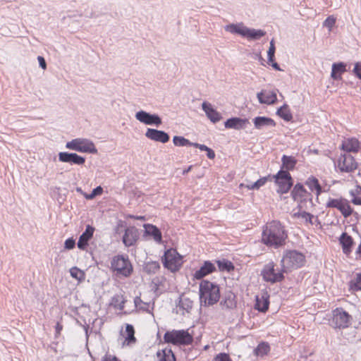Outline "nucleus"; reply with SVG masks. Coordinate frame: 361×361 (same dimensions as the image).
<instances>
[{
	"mask_svg": "<svg viewBox=\"0 0 361 361\" xmlns=\"http://www.w3.org/2000/svg\"><path fill=\"white\" fill-rule=\"evenodd\" d=\"M145 135L151 140L164 144L168 142L170 140L169 133L155 128H147Z\"/></svg>",
	"mask_w": 361,
	"mask_h": 361,
	"instance_id": "412c9836",
	"label": "nucleus"
},
{
	"mask_svg": "<svg viewBox=\"0 0 361 361\" xmlns=\"http://www.w3.org/2000/svg\"><path fill=\"white\" fill-rule=\"evenodd\" d=\"M254 126L257 130H262L269 127H275L276 123L275 121L268 116H258L252 119Z\"/></svg>",
	"mask_w": 361,
	"mask_h": 361,
	"instance_id": "cd10ccee",
	"label": "nucleus"
},
{
	"mask_svg": "<svg viewBox=\"0 0 361 361\" xmlns=\"http://www.w3.org/2000/svg\"><path fill=\"white\" fill-rule=\"evenodd\" d=\"M126 224L125 221H123L122 220H119L117 223L116 228H115L116 233H118L119 229L126 227Z\"/></svg>",
	"mask_w": 361,
	"mask_h": 361,
	"instance_id": "bf43d9fd",
	"label": "nucleus"
},
{
	"mask_svg": "<svg viewBox=\"0 0 361 361\" xmlns=\"http://www.w3.org/2000/svg\"><path fill=\"white\" fill-rule=\"evenodd\" d=\"M214 361H233L229 355V354L226 353H220L217 354L214 358Z\"/></svg>",
	"mask_w": 361,
	"mask_h": 361,
	"instance_id": "3c124183",
	"label": "nucleus"
},
{
	"mask_svg": "<svg viewBox=\"0 0 361 361\" xmlns=\"http://www.w3.org/2000/svg\"><path fill=\"white\" fill-rule=\"evenodd\" d=\"M305 262V256L302 252L296 250H286L280 264L284 266V269L288 273L290 269H298L302 267Z\"/></svg>",
	"mask_w": 361,
	"mask_h": 361,
	"instance_id": "39448f33",
	"label": "nucleus"
},
{
	"mask_svg": "<svg viewBox=\"0 0 361 361\" xmlns=\"http://www.w3.org/2000/svg\"><path fill=\"white\" fill-rule=\"evenodd\" d=\"M140 237L138 229L135 226L126 227L122 236V243L125 247H130L136 245Z\"/></svg>",
	"mask_w": 361,
	"mask_h": 361,
	"instance_id": "dca6fc26",
	"label": "nucleus"
},
{
	"mask_svg": "<svg viewBox=\"0 0 361 361\" xmlns=\"http://www.w3.org/2000/svg\"><path fill=\"white\" fill-rule=\"evenodd\" d=\"M235 296L232 293L226 294L220 302V305L226 309H233L236 307Z\"/></svg>",
	"mask_w": 361,
	"mask_h": 361,
	"instance_id": "4c0bfd02",
	"label": "nucleus"
},
{
	"mask_svg": "<svg viewBox=\"0 0 361 361\" xmlns=\"http://www.w3.org/2000/svg\"><path fill=\"white\" fill-rule=\"evenodd\" d=\"M102 361H121L116 356L111 355L109 354H106L103 357Z\"/></svg>",
	"mask_w": 361,
	"mask_h": 361,
	"instance_id": "6e6d98bb",
	"label": "nucleus"
},
{
	"mask_svg": "<svg viewBox=\"0 0 361 361\" xmlns=\"http://www.w3.org/2000/svg\"><path fill=\"white\" fill-rule=\"evenodd\" d=\"M200 305L209 307L216 304L221 298L219 286L209 280H202L199 286Z\"/></svg>",
	"mask_w": 361,
	"mask_h": 361,
	"instance_id": "f03ea898",
	"label": "nucleus"
},
{
	"mask_svg": "<svg viewBox=\"0 0 361 361\" xmlns=\"http://www.w3.org/2000/svg\"><path fill=\"white\" fill-rule=\"evenodd\" d=\"M195 147L199 149L201 151L206 152L207 157L209 159H214L216 157L214 150L204 144L197 143V145H195Z\"/></svg>",
	"mask_w": 361,
	"mask_h": 361,
	"instance_id": "37998d69",
	"label": "nucleus"
},
{
	"mask_svg": "<svg viewBox=\"0 0 361 361\" xmlns=\"http://www.w3.org/2000/svg\"><path fill=\"white\" fill-rule=\"evenodd\" d=\"M69 271L71 277L78 280L79 282L83 281L85 279V272L77 267L71 268Z\"/></svg>",
	"mask_w": 361,
	"mask_h": 361,
	"instance_id": "79ce46f5",
	"label": "nucleus"
},
{
	"mask_svg": "<svg viewBox=\"0 0 361 361\" xmlns=\"http://www.w3.org/2000/svg\"><path fill=\"white\" fill-rule=\"evenodd\" d=\"M305 216H309V212L306 211L302 212H298L293 214V216L294 218H300V217H305Z\"/></svg>",
	"mask_w": 361,
	"mask_h": 361,
	"instance_id": "13d9d810",
	"label": "nucleus"
},
{
	"mask_svg": "<svg viewBox=\"0 0 361 361\" xmlns=\"http://www.w3.org/2000/svg\"><path fill=\"white\" fill-rule=\"evenodd\" d=\"M304 219H305V221L310 224H313V221H312V219L314 218V215L309 213V216H305V217H303Z\"/></svg>",
	"mask_w": 361,
	"mask_h": 361,
	"instance_id": "680f3d73",
	"label": "nucleus"
},
{
	"mask_svg": "<svg viewBox=\"0 0 361 361\" xmlns=\"http://www.w3.org/2000/svg\"><path fill=\"white\" fill-rule=\"evenodd\" d=\"M338 167L341 172L350 173L357 168L354 157L345 153L341 154L338 159Z\"/></svg>",
	"mask_w": 361,
	"mask_h": 361,
	"instance_id": "2eb2a0df",
	"label": "nucleus"
},
{
	"mask_svg": "<svg viewBox=\"0 0 361 361\" xmlns=\"http://www.w3.org/2000/svg\"><path fill=\"white\" fill-rule=\"evenodd\" d=\"M353 320L352 316L343 308L336 307L332 311V317L329 324L334 329H346Z\"/></svg>",
	"mask_w": 361,
	"mask_h": 361,
	"instance_id": "9d476101",
	"label": "nucleus"
},
{
	"mask_svg": "<svg viewBox=\"0 0 361 361\" xmlns=\"http://www.w3.org/2000/svg\"><path fill=\"white\" fill-rule=\"evenodd\" d=\"M94 231L95 228L93 226L90 224L86 225L85 230L80 235L77 243L78 249L81 250H87L90 240L93 238Z\"/></svg>",
	"mask_w": 361,
	"mask_h": 361,
	"instance_id": "6ab92c4d",
	"label": "nucleus"
},
{
	"mask_svg": "<svg viewBox=\"0 0 361 361\" xmlns=\"http://www.w3.org/2000/svg\"><path fill=\"white\" fill-rule=\"evenodd\" d=\"M278 90H262L257 94V98L261 104L273 105L278 102Z\"/></svg>",
	"mask_w": 361,
	"mask_h": 361,
	"instance_id": "a211bd4d",
	"label": "nucleus"
},
{
	"mask_svg": "<svg viewBox=\"0 0 361 361\" xmlns=\"http://www.w3.org/2000/svg\"><path fill=\"white\" fill-rule=\"evenodd\" d=\"M143 228L144 237H150L158 244L164 243L161 231L157 226L147 223L143 224Z\"/></svg>",
	"mask_w": 361,
	"mask_h": 361,
	"instance_id": "aec40b11",
	"label": "nucleus"
},
{
	"mask_svg": "<svg viewBox=\"0 0 361 361\" xmlns=\"http://www.w3.org/2000/svg\"><path fill=\"white\" fill-rule=\"evenodd\" d=\"M183 257L176 249L171 247L164 251L161 261L165 269L176 273L180 270L183 264Z\"/></svg>",
	"mask_w": 361,
	"mask_h": 361,
	"instance_id": "423d86ee",
	"label": "nucleus"
},
{
	"mask_svg": "<svg viewBox=\"0 0 361 361\" xmlns=\"http://www.w3.org/2000/svg\"><path fill=\"white\" fill-rule=\"evenodd\" d=\"M125 334L126 335L125 336L124 343H126L129 345L136 342V338L135 337V329L132 324H126Z\"/></svg>",
	"mask_w": 361,
	"mask_h": 361,
	"instance_id": "e433bc0d",
	"label": "nucleus"
},
{
	"mask_svg": "<svg viewBox=\"0 0 361 361\" xmlns=\"http://www.w3.org/2000/svg\"><path fill=\"white\" fill-rule=\"evenodd\" d=\"M267 61H268V63L269 65L272 64V63H274V62H276L275 56H272L271 57L267 56Z\"/></svg>",
	"mask_w": 361,
	"mask_h": 361,
	"instance_id": "774afa93",
	"label": "nucleus"
},
{
	"mask_svg": "<svg viewBox=\"0 0 361 361\" xmlns=\"http://www.w3.org/2000/svg\"><path fill=\"white\" fill-rule=\"evenodd\" d=\"M66 147L81 153H89L92 154L97 153V149L96 148L94 142L86 138L73 139L72 140L66 142Z\"/></svg>",
	"mask_w": 361,
	"mask_h": 361,
	"instance_id": "9b49d317",
	"label": "nucleus"
},
{
	"mask_svg": "<svg viewBox=\"0 0 361 361\" xmlns=\"http://www.w3.org/2000/svg\"><path fill=\"white\" fill-rule=\"evenodd\" d=\"M336 18L334 16H329L323 22V27L328 28L329 31H331L333 27L335 25Z\"/></svg>",
	"mask_w": 361,
	"mask_h": 361,
	"instance_id": "49530a36",
	"label": "nucleus"
},
{
	"mask_svg": "<svg viewBox=\"0 0 361 361\" xmlns=\"http://www.w3.org/2000/svg\"><path fill=\"white\" fill-rule=\"evenodd\" d=\"M85 16L87 18H97L99 15L96 14V13L93 11H86L85 13Z\"/></svg>",
	"mask_w": 361,
	"mask_h": 361,
	"instance_id": "052dcab7",
	"label": "nucleus"
},
{
	"mask_svg": "<svg viewBox=\"0 0 361 361\" xmlns=\"http://www.w3.org/2000/svg\"><path fill=\"white\" fill-rule=\"evenodd\" d=\"M266 184V179L262 177L254 182V187H256V190H258L261 187Z\"/></svg>",
	"mask_w": 361,
	"mask_h": 361,
	"instance_id": "864d4df0",
	"label": "nucleus"
},
{
	"mask_svg": "<svg viewBox=\"0 0 361 361\" xmlns=\"http://www.w3.org/2000/svg\"><path fill=\"white\" fill-rule=\"evenodd\" d=\"M349 290L351 293L361 291V284L357 283V281L353 279L348 282Z\"/></svg>",
	"mask_w": 361,
	"mask_h": 361,
	"instance_id": "de8ad7c7",
	"label": "nucleus"
},
{
	"mask_svg": "<svg viewBox=\"0 0 361 361\" xmlns=\"http://www.w3.org/2000/svg\"><path fill=\"white\" fill-rule=\"evenodd\" d=\"M326 207L337 209L345 218L350 216L353 213V209L350 205L349 201L342 197L336 199L329 197Z\"/></svg>",
	"mask_w": 361,
	"mask_h": 361,
	"instance_id": "f8f14e48",
	"label": "nucleus"
},
{
	"mask_svg": "<svg viewBox=\"0 0 361 361\" xmlns=\"http://www.w3.org/2000/svg\"><path fill=\"white\" fill-rule=\"evenodd\" d=\"M217 271L215 263L210 260L204 261L200 268L192 274L193 280H204L207 276Z\"/></svg>",
	"mask_w": 361,
	"mask_h": 361,
	"instance_id": "4468645a",
	"label": "nucleus"
},
{
	"mask_svg": "<svg viewBox=\"0 0 361 361\" xmlns=\"http://www.w3.org/2000/svg\"><path fill=\"white\" fill-rule=\"evenodd\" d=\"M249 121L246 118L231 117L224 122V126L227 129L243 130L246 127Z\"/></svg>",
	"mask_w": 361,
	"mask_h": 361,
	"instance_id": "bb28decb",
	"label": "nucleus"
},
{
	"mask_svg": "<svg viewBox=\"0 0 361 361\" xmlns=\"http://www.w3.org/2000/svg\"><path fill=\"white\" fill-rule=\"evenodd\" d=\"M270 351V345L269 343L265 341L260 342L254 349V354L257 356H264L267 355Z\"/></svg>",
	"mask_w": 361,
	"mask_h": 361,
	"instance_id": "a19ab883",
	"label": "nucleus"
},
{
	"mask_svg": "<svg viewBox=\"0 0 361 361\" xmlns=\"http://www.w3.org/2000/svg\"><path fill=\"white\" fill-rule=\"evenodd\" d=\"M112 304L115 307L120 310L124 309L125 300L119 295H116L112 298Z\"/></svg>",
	"mask_w": 361,
	"mask_h": 361,
	"instance_id": "a18cd8bd",
	"label": "nucleus"
},
{
	"mask_svg": "<svg viewBox=\"0 0 361 361\" xmlns=\"http://www.w3.org/2000/svg\"><path fill=\"white\" fill-rule=\"evenodd\" d=\"M157 356L159 361H176V356L171 348H166L157 352Z\"/></svg>",
	"mask_w": 361,
	"mask_h": 361,
	"instance_id": "72a5a7b5",
	"label": "nucleus"
},
{
	"mask_svg": "<svg viewBox=\"0 0 361 361\" xmlns=\"http://www.w3.org/2000/svg\"><path fill=\"white\" fill-rule=\"evenodd\" d=\"M59 161L71 165L82 166L85 162V157L75 152H61L58 154Z\"/></svg>",
	"mask_w": 361,
	"mask_h": 361,
	"instance_id": "f3484780",
	"label": "nucleus"
},
{
	"mask_svg": "<svg viewBox=\"0 0 361 361\" xmlns=\"http://www.w3.org/2000/svg\"><path fill=\"white\" fill-rule=\"evenodd\" d=\"M135 117L140 123L147 126L159 127L162 123V120L157 114H151L144 110L137 111Z\"/></svg>",
	"mask_w": 361,
	"mask_h": 361,
	"instance_id": "ddd939ff",
	"label": "nucleus"
},
{
	"mask_svg": "<svg viewBox=\"0 0 361 361\" xmlns=\"http://www.w3.org/2000/svg\"><path fill=\"white\" fill-rule=\"evenodd\" d=\"M215 265L221 272L231 273L235 270L234 264L228 259L222 258L215 260Z\"/></svg>",
	"mask_w": 361,
	"mask_h": 361,
	"instance_id": "7c9ffc66",
	"label": "nucleus"
},
{
	"mask_svg": "<svg viewBox=\"0 0 361 361\" xmlns=\"http://www.w3.org/2000/svg\"><path fill=\"white\" fill-rule=\"evenodd\" d=\"M273 180L275 185L278 186L276 193L280 195L288 193L294 183L290 173L283 171H279L276 174H274Z\"/></svg>",
	"mask_w": 361,
	"mask_h": 361,
	"instance_id": "1a4fd4ad",
	"label": "nucleus"
},
{
	"mask_svg": "<svg viewBox=\"0 0 361 361\" xmlns=\"http://www.w3.org/2000/svg\"><path fill=\"white\" fill-rule=\"evenodd\" d=\"M173 143L177 147H194L197 142H192L183 136L175 135L173 137Z\"/></svg>",
	"mask_w": 361,
	"mask_h": 361,
	"instance_id": "58836bf2",
	"label": "nucleus"
},
{
	"mask_svg": "<svg viewBox=\"0 0 361 361\" xmlns=\"http://www.w3.org/2000/svg\"><path fill=\"white\" fill-rule=\"evenodd\" d=\"M177 307L185 310L186 312H190L192 307L193 302L189 298H182L180 296L176 301Z\"/></svg>",
	"mask_w": 361,
	"mask_h": 361,
	"instance_id": "c9c22d12",
	"label": "nucleus"
},
{
	"mask_svg": "<svg viewBox=\"0 0 361 361\" xmlns=\"http://www.w3.org/2000/svg\"><path fill=\"white\" fill-rule=\"evenodd\" d=\"M274 70L281 71H282L280 68V66L277 62H274L272 64L270 65Z\"/></svg>",
	"mask_w": 361,
	"mask_h": 361,
	"instance_id": "0e129e2a",
	"label": "nucleus"
},
{
	"mask_svg": "<svg viewBox=\"0 0 361 361\" xmlns=\"http://www.w3.org/2000/svg\"><path fill=\"white\" fill-rule=\"evenodd\" d=\"M62 329H63V325L59 322H56V324L55 325V337L56 338H57L60 335Z\"/></svg>",
	"mask_w": 361,
	"mask_h": 361,
	"instance_id": "4d7b16f0",
	"label": "nucleus"
},
{
	"mask_svg": "<svg viewBox=\"0 0 361 361\" xmlns=\"http://www.w3.org/2000/svg\"><path fill=\"white\" fill-rule=\"evenodd\" d=\"M280 265V270L276 272L274 262L265 264L260 272V276L262 277L263 281L271 284L282 282L285 279L284 274L286 272L284 269V266L281 264Z\"/></svg>",
	"mask_w": 361,
	"mask_h": 361,
	"instance_id": "6e6552de",
	"label": "nucleus"
},
{
	"mask_svg": "<svg viewBox=\"0 0 361 361\" xmlns=\"http://www.w3.org/2000/svg\"><path fill=\"white\" fill-rule=\"evenodd\" d=\"M355 280L357 281V283L361 284V272L356 274Z\"/></svg>",
	"mask_w": 361,
	"mask_h": 361,
	"instance_id": "338daca9",
	"label": "nucleus"
},
{
	"mask_svg": "<svg viewBox=\"0 0 361 361\" xmlns=\"http://www.w3.org/2000/svg\"><path fill=\"white\" fill-rule=\"evenodd\" d=\"M104 192L103 188L101 185L94 188L90 193H87L85 195L86 200H93L97 196L101 195Z\"/></svg>",
	"mask_w": 361,
	"mask_h": 361,
	"instance_id": "c03bdc74",
	"label": "nucleus"
},
{
	"mask_svg": "<svg viewBox=\"0 0 361 361\" xmlns=\"http://www.w3.org/2000/svg\"><path fill=\"white\" fill-rule=\"evenodd\" d=\"M134 303H135V306L136 307H138V306L141 304V303H143L142 300H141L140 297L139 296H136L135 298H134Z\"/></svg>",
	"mask_w": 361,
	"mask_h": 361,
	"instance_id": "e2e57ef3",
	"label": "nucleus"
},
{
	"mask_svg": "<svg viewBox=\"0 0 361 361\" xmlns=\"http://www.w3.org/2000/svg\"><path fill=\"white\" fill-rule=\"evenodd\" d=\"M351 202L355 205L361 206V185L357 184L354 190H350Z\"/></svg>",
	"mask_w": 361,
	"mask_h": 361,
	"instance_id": "ea45409f",
	"label": "nucleus"
},
{
	"mask_svg": "<svg viewBox=\"0 0 361 361\" xmlns=\"http://www.w3.org/2000/svg\"><path fill=\"white\" fill-rule=\"evenodd\" d=\"M37 61H38V63H39V66L43 69V70H45L47 69V62L45 61V59L42 56H37Z\"/></svg>",
	"mask_w": 361,
	"mask_h": 361,
	"instance_id": "5fc2aeb1",
	"label": "nucleus"
},
{
	"mask_svg": "<svg viewBox=\"0 0 361 361\" xmlns=\"http://www.w3.org/2000/svg\"><path fill=\"white\" fill-rule=\"evenodd\" d=\"M305 185H307L311 191H315L317 197L320 195L323 192L319 180L314 176L308 177L305 182ZM317 199L318 200V197H317Z\"/></svg>",
	"mask_w": 361,
	"mask_h": 361,
	"instance_id": "2f4dec72",
	"label": "nucleus"
},
{
	"mask_svg": "<svg viewBox=\"0 0 361 361\" xmlns=\"http://www.w3.org/2000/svg\"><path fill=\"white\" fill-rule=\"evenodd\" d=\"M347 71L346 63L343 61L333 63L331 66V78L334 80H341L342 75Z\"/></svg>",
	"mask_w": 361,
	"mask_h": 361,
	"instance_id": "c85d7f7f",
	"label": "nucleus"
},
{
	"mask_svg": "<svg viewBox=\"0 0 361 361\" xmlns=\"http://www.w3.org/2000/svg\"><path fill=\"white\" fill-rule=\"evenodd\" d=\"M338 241L343 252L346 255H349L352 252L353 245H355L353 237L346 232H343L338 238Z\"/></svg>",
	"mask_w": 361,
	"mask_h": 361,
	"instance_id": "a878e982",
	"label": "nucleus"
},
{
	"mask_svg": "<svg viewBox=\"0 0 361 361\" xmlns=\"http://www.w3.org/2000/svg\"><path fill=\"white\" fill-rule=\"evenodd\" d=\"M339 149L345 153H357L360 149V142L355 137L345 138Z\"/></svg>",
	"mask_w": 361,
	"mask_h": 361,
	"instance_id": "4be33fe9",
	"label": "nucleus"
},
{
	"mask_svg": "<svg viewBox=\"0 0 361 361\" xmlns=\"http://www.w3.org/2000/svg\"><path fill=\"white\" fill-rule=\"evenodd\" d=\"M142 267L143 271L148 275L156 274L161 268L159 262L152 260L145 262Z\"/></svg>",
	"mask_w": 361,
	"mask_h": 361,
	"instance_id": "f704fd0d",
	"label": "nucleus"
},
{
	"mask_svg": "<svg viewBox=\"0 0 361 361\" xmlns=\"http://www.w3.org/2000/svg\"><path fill=\"white\" fill-rule=\"evenodd\" d=\"M353 74L358 78L361 80V62L357 61L354 63L353 69L352 70Z\"/></svg>",
	"mask_w": 361,
	"mask_h": 361,
	"instance_id": "8fccbe9b",
	"label": "nucleus"
},
{
	"mask_svg": "<svg viewBox=\"0 0 361 361\" xmlns=\"http://www.w3.org/2000/svg\"><path fill=\"white\" fill-rule=\"evenodd\" d=\"M269 298L267 291L263 292L260 296L256 295L254 308L259 312L266 313L269 307Z\"/></svg>",
	"mask_w": 361,
	"mask_h": 361,
	"instance_id": "5701e85b",
	"label": "nucleus"
},
{
	"mask_svg": "<svg viewBox=\"0 0 361 361\" xmlns=\"http://www.w3.org/2000/svg\"><path fill=\"white\" fill-rule=\"evenodd\" d=\"M164 341L173 345H188L193 342V336L188 329L166 331L164 334Z\"/></svg>",
	"mask_w": 361,
	"mask_h": 361,
	"instance_id": "0eeeda50",
	"label": "nucleus"
},
{
	"mask_svg": "<svg viewBox=\"0 0 361 361\" xmlns=\"http://www.w3.org/2000/svg\"><path fill=\"white\" fill-rule=\"evenodd\" d=\"M275 52H276L275 42H274V39H272L270 41L269 47L267 51V56L271 57L272 56H275Z\"/></svg>",
	"mask_w": 361,
	"mask_h": 361,
	"instance_id": "603ef678",
	"label": "nucleus"
},
{
	"mask_svg": "<svg viewBox=\"0 0 361 361\" xmlns=\"http://www.w3.org/2000/svg\"><path fill=\"white\" fill-rule=\"evenodd\" d=\"M202 109L204 111L207 117L213 123H216L222 119L221 113L217 111L216 109L208 102L204 101L202 104Z\"/></svg>",
	"mask_w": 361,
	"mask_h": 361,
	"instance_id": "393cba45",
	"label": "nucleus"
},
{
	"mask_svg": "<svg viewBox=\"0 0 361 361\" xmlns=\"http://www.w3.org/2000/svg\"><path fill=\"white\" fill-rule=\"evenodd\" d=\"M75 240L73 237H70L65 240L63 247L65 250H71L75 248Z\"/></svg>",
	"mask_w": 361,
	"mask_h": 361,
	"instance_id": "09e8293b",
	"label": "nucleus"
},
{
	"mask_svg": "<svg viewBox=\"0 0 361 361\" xmlns=\"http://www.w3.org/2000/svg\"><path fill=\"white\" fill-rule=\"evenodd\" d=\"M276 115L279 116L281 118L286 122H290L293 121V114L290 112L289 109V106L284 103L281 106L277 109Z\"/></svg>",
	"mask_w": 361,
	"mask_h": 361,
	"instance_id": "473e14b6",
	"label": "nucleus"
},
{
	"mask_svg": "<svg viewBox=\"0 0 361 361\" xmlns=\"http://www.w3.org/2000/svg\"><path fill=\"white\" fill-rule=\"evenodd\" d=\"M309 196H304V197L299 198V200L298 202H300V203L304 204L309 201Z\"/></svg>",
	"mask_w": 361,
	"mask_h": 361,
	"instance_id": "69168bd1",
	"label": "nucleus"
},
{
	"mask_svg": "<svg viewBox=\"0 0 361 361\" xmlns=\"http://www.w3.org/2000/svg\"><path fill=\"white\" fill-rule=\"evenodd\" d=\"M288 238L287 231L280 221H273L266 226L262 233V243L275 249L279 248L286 244Z\"/></svg>",
	"mask_w": 361,
	"mask_h": 361,
	"instance_id": "f257e3e1",
	"label": "nucleus"
},
{
	"mask_svg": "<svg viewBox=\"0 0 361 361\" xmlns=\"http://www.w3.org/2000/svg\"><path fill=\"white\" fill-rule=\"evenodd\" d=\"M281 165L279 171H283L290 173L293 171L297 165L298 160L293 156L283 154L281 157Z\"/></svg>",
	"mask_w": 361,
	"mask_h": 361,
	"instance_id": "c756f323",
	"label": "nucleus"
},
{
	"mask_svg": "<svg viewBox=\"0 0 361 361\" xmlns=\"http://www.w3.org/2000/svg\"><path fill=\"white\" fill-rule=\"evenodd\" d=\"M293 189L290 191V196L294 201H298L299 198L304 197V196H309V202L312 203V195L308 192L302 183L298 182L293 184Z\"/></svg>",
	"mask_w": 361,
	"mask_h": 361,
	"instance_id": "b1692460",
	"label": "nucleus"
},
{
	"mask_svg": "<svg viewBox=\"0 0 361 361\" xmlns=\"http://www.w3.org/2000/svg\"><path fill=\"white\" fill-rule=\"evenodd\" d=\"M224 30L231 34L239 35L250 41L260 39L266 35L264 30L246 27L243 23L228 24L224 27Z\"/></svg>",
	"mask_w": 361,
	"mask_h": 361,
	"instance_id": "20e7f679",
	"label": "nucleus"
},
{
	"mask_svg": "<svg viewBox=\"0 0 361 361\" xmlns=\"http://www.w3.org/2000/svg\"><path fill=\"white\" fill-rule=\"evenodd\" d=\"M110 270L117 278H128L133 272V266L127 255H116L111 260Z\"/></svg>",
	"mask_w": 361,
	"mask_h": 361,
	"instance_id": "7ed1b4c3",
	"label": "nucleus"
}]
</instances>
